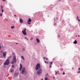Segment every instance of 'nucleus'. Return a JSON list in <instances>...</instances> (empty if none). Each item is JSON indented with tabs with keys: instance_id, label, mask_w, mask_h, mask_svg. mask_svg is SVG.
I'll return each instance as SVG.
<instances>
[{
	"instance_id": "obj_1",
	"label": "nucleus",
	"mask_w": 80,
	"mask_h": 80,
	"mask_svg": "<svg viewBox=\"0 0 80 80\" xmlns=\"http://www.w3.org/2000/svg\"><path fill=\"white\" fill-rule=\"evenodd\" d=\"M22 74L24 75H25L27 73V72L26 71V69L25 68H23L22 69Z\"/></svg>"
},
{
	"instance_id": "obj_2",
	"label": "nucleus",
	"mask_w": 80,
	"mask_h": 80,
	"mask_svg": "<svg viewBox=\"0 0 80 80\" xmlns=\"http://www.w3.org/2000/svg\"><path fill=\"white\" fill-rule=\"evenodd\" d=\"M40 68V64L39 63L37 64L35 67L36 70H38Z\"/></svg>"
},
{
	"instance_id": "obj_3",
	"label": "nucleus",
	"mask_w": 80,
	"mask_h": 80,
	"mask_svg": "<svg viewBox=\"0 0 80 80\" xmlns=\"http://www.w3.org/2000/svg\"><path fill=\"white\" fill-rule=\"evenodd\" d=\"M10 60H8V59H7L6 61V62H4V65H8L10 64V62L9 61Z\"/></svg>"
},
{
	"instance_id": "obj_4",
	"label": "nucleus",
	"mask_w": 80,
	"mask_h": 80,
	"mask_svg": "<svg viewBox=\"0 0 80 80\" xmlns=\"http://www.w3.org/2000/svg\"><path fill=\"white\" fill-rule=\"evenodd\" d=\"M42 73V69H40L38 70L37 72V74L38 75H40V74H41Z\"/></svg>"
},
{
	"instance_id": "obj_5",
	"label": "nucleus",
	"mask_w": 80,
	"mask_h": 80,
	"mask_svg": "<svg viewBox=\"0 0 80 80\" xmlns=\"http://www.w3.org/2000/svg\"><path fill=\"white\" fill-rule=\"evenodd\" d=\"M22 33L24 35H27V34L26 32V29H25L24 30L22 31Z\"/></svg>"
},
{
	"instance_id": "obj_6",
	"label": "nucleus",
	"mask_w": 80,
	"mask_h": 80,
	"mask_svg": "<svg viewBox=\"0 0 80 80\" xmlns=\"http://www.w3.org/2000/svg\"><path fill=\"white\" fill-rule=\"evenodd\" d=\"M13 61L14 62V63H16V62H17V60L16 59V56H14L13 57V59H12Z\"/></svg>"
},
{
	"instance_id": "obj_7",
	"label": "nucleus",
	"mask_w": 80,
	"mask_h": 80,
	"mask_svg": "<svg viewBox=\"0 0 80 80\" xmlns=\"http://www.w3.org/2000/svg\"><path fill=\"white\" fill-rule=\"evenodd\" d=\"M7 54V52H5L3 53V56L4 57H6V55Z\"/></svg>"
},
{
	"instance_id": "obj_8",
	"label": "nucleus",
	"mask_w": 80,
	"mask_h": 80,
	"mask_svg": "<svg viewBox=\"0 0 80 80\" xmlns=\"http://www.w3.org/2000/svg\"><path fill=\"white\" fill-rule=\"evenodd\" d=\"M20 67L19 68V70L20 71H21V70H22V68H23V67L22 66V64H20Z\"/></svg>"
},
{
	"instance_id": "obj_9",
	"label": "nucleus",
	"mask_w": 80,
	"mask_h": 80,
	"mask_svg": "<svg viewBox=\"0 0 80 80\" xmlns=\"http://www.w3.org/2000/svg\"><path fill=\"white\" fill-rule=\"evenodd\" d=\"M36 41L38 43H40V40H39L38 38H36Z\"/></svg>"
},
{
	"instance_id": "obj_10",
	"label": "nucleus",
	"mask_w": 80,
	"mask_h": 80,
	"mask_svg": "<svg viewBox=\"0 0 80 80\" xmlns=\"http://www.w3.org/2000/svg\"><path fill=\"white\" fill-rule=\"evenodd\" d=\"M19 21L20 22V23H23V21L21 18L20 19Z\"/></svg>"
},
{
	"instance_id": "obj_11",
	"label": "nucleus",
	"mask_w": 80,
	"mask_h": 80,
	"mask_svg": "<svg viewBox=\"0 0 80 80\" xmlns=\"http://www.w3.org/2000/svg\"><path fill=\"white\" fill-rule=\"evenodd\" d=\"M28 22H32V20L31 19H30V18H28Z\"/></svg>"
},
{
	"instance_id": "obj_12",
	"label": "nucleus",
	"mask_w": 80,
	"mask_h": 80,
	"mask_svg": "<svg viewBox=\"0 0 80 80\" xmlns=\"http://www.w3.org/2000/svg\"><path fill=\"white\" fill-rule=\"evenodd\" d=\"M21 58H22V60H25V58H24V57H23V56H21Z\"/></svg>"
},
{
	"instance_id": "obj_13",
	"label": "nucleus",
	"mask_w": 80,
	"mask_h": 80,
	"mask_svg": "<svg viewBox=\"0 0 80 80\" xmlns=\"http://www.w3.org/2000/svg\"><path fill=\"white\" fill-rule=\"evenodd\" d=\"M77 43V41L76 40H75V41H74L73 42V44H76Z\"/></svg>"
},
{
	"instance_id": "obj_14",
	"label": "nucleus",
	"mask_w": 80,
	"mask_h": 80,
	"mask_svg": "<svg viewBox=\"0 0 80 80\" xmlns=\"http://www.w3.org/2000/svg\"><path fill=\"white\" fill-rule=\"evenodd\" d=\"M55 73H56L55 74V75H56L57 74V73H58V72H59V71H58L57 72L56 71H55Z\"/></svg>"
},
{
	"instance_id": "obj_15",
	"label": "nucleus",
	"mask_w": 80,
	"mask_h": 80,
	"mask_svg": "<svg viewBox=\"0 0 80 80\" xmlns=\"http://www.w3.org/2000/svg\"><path fill=\"white\" fill-rule=\"evenodd\" d=\"M11 58H12V56H10L8 58V60H10V59Z\"/></svg>"
},
{
	"instance_id": "obj_16",
	"label": "nucleus",
	"mask_w": 80,
	"mask_h": 80,
	"mask_svg": "<svg viewBox=\"0 0 80 80\" xmlns=\"http://www.w3.org/2000/svg\"><path fill=\"white\" fill-rule=\"evenodd\" d=\"M18 72L15 74V76H16V77H17V76H18Z\"/></svg>"
},
{
	"instance_id": "obj_17",
	"label": "nucleus",
	"mask_w": 80,
	"mask_h": 80,
	"mask_svg": "<svg viewBox=\"0 0 80 80\" xmlns=\"http://www.w3.org/2000/svg\"><path fill=\"white\" fill-rule=\"evenodd\" d=\"M49 79H48V78L46 76V78H45V80H48Z\"/></svg>"
},
{
	"instance_id": "obj_18",
	"label": "nucleus",
	"mask_w": 80,
	"mask_h": 80,
	"mask_svg": "<svg viewBox=\"0 0 80 80\" xmlns=\"http://www.w3.org/2000/svg\"><path fill=\"white\" fill-rule=\"evenodd\" d=\"M50 65H52L53 64V62H49Z\"/></svg>"
},
{
	"instance_id": "obj_19",
	"label": "nucleus",
	"mask_w": 80,
	"mask_h": 80,
	"mask_svg": "<svg viewBox=\"0 0 80 80\" xmlns=\"http://www.w3.org/2000/svg\"><path fill=\"white\" fill-rule=\"evenodd\" d=\"M12 68H15V65H12Z\"/></svg>"
},
{
	"instance_id": "obj_20",
	"label": "nucleus",
	"mask_w": 80,
	"mask_h": 80,
	"mask_svg": "<svg viewBox=\"0 0 80 80\" xmlns=\"http://www.w3.org/2000/svg\"><path fill=\"white\" fill-rule=\"evenodd\" d=\"M44 61H45V63H47V64H48V62H47L46 61H45L44 60Z\"/></svg>"
},
{
	"instance_id": "obj_21",
	"label": "nucleus",
	"mask_w": 80,
	"mask_h": 80,
	"mask_svg": "<svg viewBox=\"0 0 80 80\" xmlns=\"http://www.w3.org/2000/svg\"><path fill=\"white\" fill-rule=\"evenodd\" d=\"M11 72H13V69H12L11 70Z\"/></svg>"
},
{
	"instance_id": "obj_22",
	"label": "nucleus",
	"mask_w": 80,
	"mask_h": 80,
	"mask_svg": "<svg viewBox=\"0 0 80 80\" xmlns=\"http://www.w3.org/2000/svg\"><path fill=\"white\" fill-rule=\"evenodd\" d=\"M12 29H13L14 28V26H12L11 27Z\"/></svg>"
},
{
	"instance_id": "obj_23",
	"label": "nucleus",
	"mask_w": 80,
	"mask_h": 80,
	"mask_svg": "<svg viewBox=\"0 0 80 80\" xmlns=\"http://www.w3.org/2000/svg\"><path fill=\"white\" fill-rule=\"evenodd\" d=\"M15 63L13 61H12L11 62V64H13V63Z\"/></svg>"
},
{
	"instance_id": "obj_24",
	"label": "nucleus",
	"mask_w": 80,
	"mask_h": 80,
	"mask_svg": "<svg viewBox=\"0 0 80 80\" xmlns=\"http://www.w3.org/2000/svg\"><path fill=\"white\" fill-rule=\"evenodd\" d=\"M25 48H22V51H25Z\"/></svg>"
},
{
	"instance_id": "obj_25",
	"label": "nucleus",
	"mask_w": 80,
	"mask_h": 80,
	"mask_svg": "<svg viewBox=\"0 0 80 80\" xmlns=\"http://www.w3.org/2000/svg\"><path fill=\"white\" fill-rule=\"evenodd\" d=\"M1 9H3V6H2V5H1Z\"/></svg>"
},
{
	"instance_id": "obj_26",
	"label": "nucleus",
	"mask_w": 80,
	"mask_h": 80,
	"mask_svg": "<svg viewBox=\"0 0 80 80\" xmlns=\"http://www.w3.org/2000/svg\"><path fill=\"white\" fill-rule=\"evenodd\" d=\"M12 55H13L14 56H15V53H13V54H12Z\"/></svg>"
},
{
	"instance_id": "obj_27",
	"label": "nucleus",
	"mask_w": 80,
	"mask_h": 80,
	"mask_svg": "<svg viewBox=\"0 0 80 80\" xmlns=\"http://www.w3.org/2000/svg\"><path fill=\"white\" fill-rule=\"evenodd\" d=\"M25 38L26 40H28V39L27 38V37H25Z\"/></svg>"
},
{
	"instance_id": "obj_28",
	"label": "nucleus",
	"mask_w": 80,
	"mask_h": 80,
	"mask_svg": "<svg viewBox=\"0 0 80 80\" xmlns=\"http://www.w3.org/2000/svg\"><path fill=\"white\" fill-rule=\"evenodd\" d=\"M4 10H3V9H2V12H3Z\"/></svg>"
},
{
	"instance_id": "obj_29",
	"label": "nucleus",
	"mask_w": 80,
	"mask_h": 80,
	"mask_svg": "<svg viewBox=\"0 0 80 80\" xmlns=\"http://www.w3.org/2000/svg\"><path fill=\"white\" fill-rule=\"evenodd\" d=\"M78 16H77V18H76V19H77V20H78Z\"/></svg>"
},
{
	"instance_id": "obj_30",
	"label": "nucleus",
	"mask_w": 80,
	"mask_h": 80,
	"mask_svg": "<svg viewBox=\"0 0 80 80\" xmlns=\"http://www.w3.org/2000/svg\"><path fill=\"white\" fill-rule=\"evenodd\" d=\"M27 23H28V24H29V25H30V24H31V23L28 22Z\"/></svg>"
},
{
	"instance_id": "obj_31",
	"label": "nucleus",
	"mask_w": 80,
	"mask_h": 80,
	"mask_svg": "<svg viewBox=\"0 0 80 80\" xmlns=\"http://www.w3.org/2000/svg\"><path fill=\"white\" fill-rule=\"evenodd\" d=\"M45 58H46L45 57H44L43 58V59H44V60H45Z\"/></svg>"
},
{
	"instance_id": "obj_32",
	"label": "nucleus",
	"mask_w": 80,
	"mask_h": 80,
	"mask_svg": "<svg viewBox=\"0 0 80 80\" xmlns=\"http://www.w3.org/2000/svg\"><path fill=\"white\" fill-rule=\"evenodd\" d=\"M0 16H2V13H0Z\"/></svg>"
},
{
	"instance_id": "obj_33",
	"label": "nucleus",
	"mask_w": 80,
	"mask_h": 80,
	"mask_svg": "<svg viewBox=\"0 0 80 80\" xmlns=\"http://www.w3.org/2000/svg\"><path fill=\"white\" fill-rule=\"evenodd\" d=\"M60 37V35H58V38H59V37Z\"/></svg>"
},
{
	"instance_id": "obj_34",
	"label": "nucleus",
	"mask_w": 80,
	"mask_h": 80,
	"mask_svg": "<svg viewBox=\"0 0 80 80\" xmlns=\"http://www.w3.org/2000/svg\"><path fill=\"white\" fill-rule=\"evenodd\" d=\"M49 67H50V68H52V66H51V65H50Z\"/></svg>"
},
{
	"instance_id": "obj_35",
	"label": "nucleus",
	"mask_w": 80,
	"mask_h": 80,
	"mask_svg": "<svg viewBox=\"0 0 80 80\" xmlns=\"http://www.w3.org/2000/svg\"><path fill=\"white\" fill-rule=\"evenodd\" d=\"M78 21H79V22H80V19H78Z\"/></svg>"
},
{
	"instance_id": "obj_36",
	"label": "nucleus",
	"mask_w": 80,
	"mask_h": 80,
	"mask_svg": "<svg viewBox=\"0 0 80 80\" xmlns=\"http://www.w3.org/2000/svg\"><path fill=\"white\" fill-rule=\"evenodd\" d=\"M78 73H80V71H79Z\"/></svg>"
},
{
	"instance_id": "obj_37",
	"label": "nucleus",
	"mask_w": 80,
	"mask_h": 80,
	"mask_svg": "<svg viewBox=\"0 0 80 80\" xmlns=\"http://www.w3.org/2000/svg\"><path fill=\"white\" fill-rule=\"evenodd\" d=\"M62 75H65V72H63V74H62Z\"/></svg>"
},
{
	"instance_id": "obj_38",
	"label": "nucleus",
	"mask_w": 80,
	"mask_h": 80,
	"mask_svg": "<svg viewBox=\"0 0 80 80\" xmlns=\"http://www.w3.org/2000/svg\"><path fill=\"white\" fill-rule=\"evenodd\" d=\"M1 48H2V47H1V46H0V50Z\"/></svg>"
},
{
	"instance_id": "obj_39",
	"label": "nucleus",
	"mask_w": 80,
	"mask_h": 80,
	"mask_svg": "<svg viewBox=\"0 0 80 80\" xmlns=\"http://www.w3.org/2000/svg\"><path fill=\"white\" fill-rule=\"evenodd\" d=\"M46 60H48V58H46Z\"/></svg>"
},
{
	"instance_id": "obj_40",
	"label": "nucleus",
	"mask_w": 80,
	"mask_h": 80,
	"mask_svg": "<svg viewBox=\"0 0 80 80\" xmlns=\"http://www.w3.org/2000/svg\"><path fill=\"white\" fill-rule=\"evenodd\" d=\"M4 2H5L6 0H2Z\"/></svg>"
},
{
	"instance_id": "obj_41",
	"label": "nucleus",
	"mask_w": 80,
	"mask_h": 80,
	"mask_svg": "<svg viewBox=\"0 0 80 80\" xmlns=\"http://www.w3.org/2000/svg\"><path fill=\"white\" fill-rule=\"evenodd\" d=\"M54 25H56V23H54Z\"/></svg>"
},
{
	"instance_id": "obj_42",
	"label": "nucleus",
	"mask_w": 80,
	"mask_h": 80,
	"mask_svg": "<svg viewBox=\"0 0 80 80\" xmlns=\"http://www.w3.org/2000/svg\"><path fill=\"white\" fill-rule=\"evenodd\" d=\"M80 70V68H78V70Z\"/></svg>"
},
{
	"instance_id": "obj_43",
	"label": "nucleus",
	"mask_w": 80,
	"mask_h": 80,
	"mask_svg": "<svg viewBox=\"0 0 80 80\" xmlns=\"http://www.w3.org/2000/svg\"><path fill=\"white\" fill-rule=\"evenodd\" d=\"M14 17H16V15L15 14V15H14Z\"/></svg>"
},
{
	"instance_id": "obj_44",
	"label": "nucleus",
	"mask_w": 80,
	"mask_h": 80,
	"mask_svg": "<svg viewBox=\"0 0 80 80\" xmlns=\"http://www.w3.org/2000/svg\"><path fill=\"white\" fill-rule=\"evenodd\" d=\"M59 2H61V0H59Z\"/></svg>"
},
{
	"instance_id": "obj_45",
	"label": "nucleus",
	"mask_w": 80,
	"mask_h": 80,
	"mask_svg": "<svg viewBox=\"0 0 80 80\" xmlns=\"http://www.w3.org/2000/svg\"><path fill=\"white\" fill-rule=\"evenodd\" d=\"M53 79H55V78L54 77H53Z\"/></svg>"
},
{
	"instance_id": "obj_46",
	"label": "nucleus",
	"mask_w": 80,
	"mask_h": 80,
	"mask_svg": "<svg viewBox=\"0 0 80 80\" xmlns=\"http://www.w3.org/2000/svg\"><path fill=\"white\" fill-rule=\"evenodd\" d=\"M72 70H74V68H72Z\"/></svg>"
},
{
	"instance_id": "obj_47",
	"label": "nucleus",
	"mask_w": 80,
	"mask_h": 80,
	"mask_svg": "<svg viewBox=\"0 0 80 80\" xmlns=\"http://www.w3.org/2000/svg\"><path fill=\"white\" fill-rule=\"evenodd\" d=\"M61 71L63 70V69H61Z\"/></svg>"
},
{
	"instance_id": "obj_48",
	"label": "nucleus",
	"mask_w": 80,
	"mask_h": 80,
	"mask_svg": "<svg viewBox=\"0 0 80 80\" xmlns=\"http://www.w3.org/2000/svg\"><path fill=\"white\" fill-rule=\"evenodd\" d=\"M32 39V40H33V38H31Z\"/></svg>"
},
{
	"instance_id": "obj_49",
	"label": "nucleus",
	"mask_w": 80,
	"mask_h": 80,
	"mask_svg": "<svg viewBox=\"0 0 80 80\" xmlns=\"http://www.w3.org/2000/svg\"><path fill=\"white\" fill-rule=\"evenodd\" d=\"M41 80H43V79H42Z\"/></svg>"
},
{
	"instance_id": "obj_50",
	"label": "nucleus",
	"mask_w": 80,
	"mask_h": 80,
	"mask_svg": "<svg viewBox=\"0 0 80 80\" xmlns=\"http://www.w3.org/2000/svg\"><path fill=\"white\" fill-rule=\"evenodd\" d=\"M78 37H80V35H79L78 36Z\"/></svg>"
},
{
	"instance_id": "obj_51",
	"label": "nucleus",
	"mask_w": 80,
	"mask_h": 80,
	"mask_svg": "<svg viewBox=\"0 0 80 80\" xmlns=\"http://www.w3.org/2000/svg\"><path fill=\"white\" fill-rule=\"evenodd\" d=\"M76 37H77V36H76Z\"/></svg>"
},
{
	"instance_id": "obj_52",
	"label": "nucleus",
	"mask_w": 80,
	"mask_h": 80,
	"mask_svg": "<svg viewBox=\"0 0 80 80\" xmlns=\"http://www.w3.org/2000/svg\"><path fill=\"white\" fill-rule=\"evenodd\" d=\"M30 40H32V39H30Z\"/></svg>"
},
{
	"instance_id": "obj_53",
	"label": "nucleus",
	"mask_w": 80,
	"mask_h": 80,
	"mask_svg": "<svg viewBox=\"0 0 80 80\" xmlns=\"http://www.w3.org/2000/svg\"><path fill=\"white\" fill-rule=\"evenodd\" d=\"M48 75V74H46V75Z\"/></svg>"
},
{
	"instance_id": "obj_54",
	"label": "nucleus",
	"mask_w": 80,
	"mask_h": 80,
	"mask_svg": "<svg viewBox=\"0 0 80 80\" xmlns=\"http://www.w3.org/2000/svg\"><path fill=\"white\" fill-rule=\"evenodd\" d=\"M56 19H58V18H56Z\"/></svg>"
},
{
	"instance_id": "obj_55",
	"label": "nucleus",
	"mask_w": 80,
	"mask_h": 80,
	"mask_svg": "<svg viewBox=\"0 0 80 80\" xmlns=\"http://www.w3.org/2000/svg\"><path fill=\"white\" fill-rule=\"evenodd\" d=\"M16 44H18V43H16Z\"/></svg>"
},
{
	"instance_id": "obj_56",
	"label": "nucleus",
	"mask_w": 80,
	"mask_h": 80,
	"mask_svg": "<svg viewBox=\"0 0 80 80\" xmlns=\"http://www.w3.org/2000/svg\"><path fill=\"white\" fill-rule=\"evenodd\" d=\"M1 53H2V52H1Z\"/></svg>"
}]
</instances>
